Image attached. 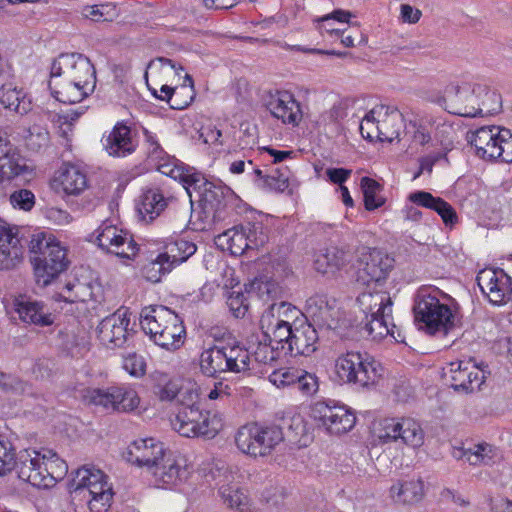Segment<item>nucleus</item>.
<instances>
[{"instance_id": "f257e3e1", "label": "nucleus", "mask_w": 512, "mask_h": 512, "mask_svg": "<svg viewBox=\"0 0 512 512\" xmlns=\"http://www.w3.org/2000/svg\"><path fill=\"white\" fill-rule=\"evenodd\" d=\"M96 72L90 60L79 53H62L53 60L48 88L56 102L74 104L82 101L94 91Z\"/></svg>"}, {"instance_id": "f03ea898", "label": "nucleus", "mask_w": 512, "mask_h": 512, "mask_svg": "<svg viewBox=\"0 0 512 512\" xmlns=\"http://www.w3.org/2000/svg\"><path fill=\"white\" fill-rule=\"evenodd\" d=\"M140 325L146 335L161 348L174 351L185 341L186 330L182 319L163 305H150L140 312Z\"/></svg>"}, {"instance_id": "7ed1b4c3", "label": "nucleus", "mask_w": 512, "mask_h": 512, "mask_svg": "<svg viewBox=\"0 0 512 512\" xmlns=\"http://www.w3.org/2000/svg\"><path fill=\"white\" fill-rule=\"evenodd\" d=\"M437 293L428 287L417 290L413 303L414 319L419 328L429 334H446L455 327L457 316L448 304L440 302Z\"/></svg>"}, {"instance_id": "20e7f679", "label": "nucleus", "mask_w": 512, "mask_h": 512, "mask_svg": "<svg viewBox=\"0 0 512 512\" xmlns=\"http://www.w3.org/2000/svg\"><path fill=\"white\" fill-rule=\"evenodd\" d=\"M250 353L237 342H218L204 348L200 354V371L207 377L224 372L242 373L250 370Z\"/></svg>"}, {"instance_id": "39448f33", "label": "nucleus", "mask_w": 512, "mask_h": 512, "mask_svg": "<svg viewBox=\"0 0 512 512\" xmlns=\"http://www.w3.org/2000/svg\"><path fill=\"white\" fill-rule=\"evenodd\" d=\"M335 370L341 381L361 387L374 386L382 377V365L368 354L349 351L335 361Z\"/></svg>"}, {"instance_id": "423d86ee", "label": "nucleus", "mask_w": 512, "mask_h": 512, "mask_svg": "<svg viewBox=\"0 0 512 512\" xmlns=\"http://www.w3.org/2000/svg\"><path fill=\"white\" fill-rule=\"evenodd\" d=\"M283 440L284 433L279 426H262L256 423L242 426L235 436L238 449L252 457L272 454Z\"/></svg>"}, {"instance_id": "0eeeda50", "label": "nucleus", "mask_w": 512, "mask_h": 512, "mask_svg": "<svg viewBox=\"0 0 512 512\" xmlns=\"http://www.w3.org/2000/svg\"><path fill=\"white\" fill-rule=\"evenodd\" d=\"M298 313L296 307L287 302L273 303L262 314L260 327L268 341L275 345L284 356H287L290 337L294 332V325L289 322Z\"/></svg>"}, {"instance_id": "6e6552de", "label": "nucleus", "mask_w": 512, "mask_h": 512, "mask_svg": "<svg viewBox=\"0 0 512 512\" xmlns=\"http://www.w3.org/2000/svg\"><path fill=\"white\" fill-rule=\"evenodd\" d=\"M170 422L174 431L187 438L212 439L222 428L221 418L202 408L176 411Z\"/></svg>"}, {"instance_id": "1a4fd4ad", "label": "nucleus", "mask_w": 512, "mask_h": 512, "mask_svg": "<svg viewBox=\"0 0 512 512\" xmlns=\"http://www.w3.org/2000/svg\"><path fill=\"white\" fill-rule=\"evenodd\" d=\"M81 398L86 404L112 412H131L140 403L136 391L124 386H112L107 389L84 388L81 390Z\"/></svg>"}, {"instance_id": "9d476101", "label": "nucleus", "mask_w": 512, "mask_h": 512, "mask_svg": "<svg viewBox=\"0 0 512 512\" xmlns=\"http://www.w3.org/2000/svg\"><path fill=\"white\" fill-rule=\"evenodd\" d=\"M376 435L382 444L400 442L411 448L421 447L425 438L421 425L412 418L383 419Z\"/></svg>"}, {"instance_id": "9b49d317", "label": "nucleus", "mask_w": 512, "mask_h": 512, "mask_svg": "<svg viewBox=\"0 0 512 512\" xmlns=\"http://www.w3.org/2000/svg\"><path fill=\"white\" fill-rule=\"evenodd\" d=\"M394 267V258L376 249L363 247L356 261V281L362 285L384 281Z\"/></svg>"}, {"instance_id": "f8f14e48", "label": "nucleus", "mask_w": 512, "mask_h": 512, "mask_svg": "<svg viewBox=\"0 0 512 512\" xmlns=\"http://www.w3.org/2000/svg\"><path fill=\"white\" fill-rule=\"evenodd\" d=\"M444 377L456 392L472 393L485 382V371L469 361H454L444 369Z\"/></svg>"}, {"instance_id": "ddd939ff", "label": "nucleus", "mask_w": 512, "mask_h": 512, "mask_svg": "<svg viewBox=\"0 0 512 512\" xmlns=\"http://www.w3.org/2000/svg\"><path fill=\"white\" fill-rule=\"evenodd\" d=\"M485 91V85L463 83L449 85L444 92V101L448 111L462 117H476L479 104L477 93Z\"/></svg>"}, {"instance_id": "4468645a", "label": "nucleus", "mask_w": 512, "mask_h": 512, "mask_svg": "<svg viewBox=\"0 0 512 512\" xmlns=\"http://www.w3.org/2000/svg\"><path fill=\"white\" fill-rule=\"evenodd\" d=\"M66 473V463L52 450L34 451V487L52 488Z\"/></svg>"}, {"instance_id": "2eb2a0df", "label": "nucleus", "mask_w": 512, "mask_h": 512, "mask_svg": "<svg viewBox=\"0 0 512 512\" xmlns=\"http://www.w3.org/2000/svg\"><path fill=\"white\" fill-rule=\"evenodd\" d=\"M96 242L107 253L120 258L132 259L138 253V245L129 233L104 222L96 230Z\"/></svg>"}, {"instance_id": "dca6fc26", "label": "nucleus", "mask_w": 512, "mask_h": 512, "mask_svg": "<svg viewBox=\"0 0 512 512\" xmlns=\"http://www.w3.org/2000/svg\"><path fill=\"white\" fill-rule=\"evenodd\" d=\"M481 292L493 305L507 303L512 295V279L503 269H483L476 277Z\"/></svg>"}, {"instance_id": "f3484780", "label": "nucleus", "mask_w": 512, "mask_h": 512, "mask_svg": "<svg viewBox=\"0 0 512 512\" xmlns=\"http://www.w3.org/2000/svg\"><path fill=\"white\" fill-rule=\"evenodd\" d=\"M313 417L331 434H342L351 430L356 417L345 406H330L325 402H318L313 408Z\"/></svg>"}, {"instance_id": "a211bd4d", "label": "nucleus", "mask_w": 512, "mask_h": 512, "mask_svg": "<svg viewBox=\"0 0 512 512\" xmlns=\"http://www.w3.org/2000/svg\"><path fill=\"white\" fill-rule=\"evenodd\" d=\"M130 324L128 310L118 309L104 318L98 325V338L107 348L123 347L129 337Z\"/></svg>"}, {"instance_id": "6ab92c4d", "label": "nucleus", "mask_w": 512, "mask_h": 512, "mask_svg": "<svg viewBox=\"0 0 512 512\" xmlns=\"http://www.w3.org/2000/svg\"><path fill=\"white\" fill-rule=\"evenodd\" d=\"M46 255L53 256V264H50L51 274L63 272L68 268L66 250L61 246L55 235L50 231L38 230L34 232V259L39 263H46Z\"/></svg>"}, {"instance_id": "aec40b11", "label": "nucleus", "mask_w": 512, "mask_h": 512, "mask_svg": "<svg viewBox=\"0 0 512 512\" xmlns=\"http://www.w3.org/2000/svg\"><path fill=\"white\" fill-rule=\"evenodd\" d=\"M108 477L104 472H97L94 476V484L89 489H75L71 491L74 500H83L91 512H106L113 500L114 492Z\"/></svg>"}, {"instance_id": "412c9836", "label": "nucleus", "mask_w": 512, "mask_h": 512, "mask_svg": "<svg viewBox=\"0 0 512 512\" xmlns=\"http://www.w3.org/2000/svg\"><path fill=\"white\" fill-rule=\"evenodd\" d=\"M168 451L163 443L154 438L138 439L129 445L126 459L139 467H146L151 472Z\"/></svg>"}, {"instance_id": "4be33fe9", "label": "nucleus", "mask_w": 512, "mask_h": 512, "mask_svg": "<svg viewBox=\"0 0 512 512\" xmlns=\"http://www.w3.org/2000/svg\"><path fill=\"white\" fill-rule=\"evenodd\" d=\"M19 227L0 219V269L14 268L22 259Z\"/></svg>"}, {"instance_id": "5701e85b", "label": "nucleus", "mask_w": 512, "mask_h": 512, "mask_svg": "<svg viewBox=\"0 0 512 512\" xmlns=\"http://www.w3.org/2000/svg\"><path fill=\"white\" fill-rule=\"evenodd\" d=\"M269 380L277 387L292 386L305 396H311L318 390L317 377L302 369L286 368L274 371Z\"/></svg>"}, {"instance_id": "b1692460", "label": "nucleus", "mask_w": 512, "mask_h": 512, "mask_svg": "<svg viewBox=\"0 0 512 512\" xmlns=\"http://www.w3.org/2000/svg\"><path fill=\"white\" fill-rule=\"evenodd\" d=\"M501 128L500 126L491 125L467 132L466 139L474 148L475 154L479 158L495 160Z\"/></svg>"}, {"instance_id": "393cba45", "label": "nucleus", "mask_w": 512, "mask_h": 512, "mask_svg": "<svg viewBox=\"0 0 512 512\" xmlns=\"http://www.w3.org/2000/svg\"><path fill=\"white\" fill-rule=\"evenodd\" d=\"M273 117L284 124L297 126L302 119L300 103L289 92H277L266 103Z\"/></svg>"}, {"instance_id": "a878e982", "label": "nucleus", "mask_w": 512, "mask_h": 512, "mask_svg": "<svg viewBox=\"0 0 512 512\" xmlns=\"http://www.w3.org/2000/svg\"><path fill=\"white\" fill-rule=\"evenodd\" d=\"M319 336L316 328L307 321L294 323V332L287 345V356H310L317 350Z\"/></svg>"}, {"instance_id": "bb28decb", "label": "nucleus", "mask_w": 512, "mask_h": 512, "mask_svg": "<svg viewBox=\"0 0 512 512\" xmlns=\"http://www.w3.org/2000/svg\"><path fill=\"white\" fill-rule=\"evenodd\" d=\"M372 115L378 116L381 142L397 139L402 127H405L403 115L395 107L377 105L372 109Z\"/></svg>"}, {"instance_id": "cd10ccee", "label": "nucleus", "mask_w": 512, "mask_h": 512, "mask_svg": "<svg viewBox=\"0 0 512 512\" xmlns=\"http://www.w3.org/2000/svg\"><path fill=\"white\" fill-rule=\"evenodd\" d=\"M104 148L110 156L125 157L136 148L131 129L118 122L103 142Z\"/></svg>"}, {"instance_id": "c85d7f7f", "label": "nucleus", "mask_w": 512, "mask_h": 512, "mask_svg": "<svg viewBox=\"0 0 512 512\" xmlns=\"http://www.w3.org/2000/svg\"><path fill=\"white\" fill-rule=\"evenodd\" d=\"M26 159L22 157L18 149L11 148L8 143L0 138V178L13 179L29 174Z\"/></svg>"}, {"instance_id": "c756f323", "label": "nucleus", "mask_w": 512, "mask_h": 512, "mask_svg": "<svg viewBox=\"0 0 512 512\" xmlns=\"http://www.w3.org/2000/svg\"><path fill=\"white\" fill-rule=\"evenodd\" d=\"M359 310L364 316H376L385 313L392 315L393 302L389 292L383 290L364 291L356 299Z\"/></svg>"}, {"instance_id": "7c9ffc66", "label": "nucleus", "mask_w": 512, "mask_h": 512, "mask_svg": "<svg viewBox=\"0 0 512 512\" xmlns=\"http://www.w3.org/2000/svg\"><path fill=\"white\" fill-rule=\"evenodd\" d=\"M351 260V253L344 247L329 246L322 249L315 257V269L322 273H334L345 267Z\"/></svg>"}, {"instance_id": "2f4dec72", "label": "nucleus", "mask_w": 512, "mask_h": 512, "mask_svg": "<svg viewBox=\"0 0 512 512\" xmlns=\"http://www.w3.org/2000/svg\"><path fill=\"white\" fill-rule=\"evenodd\" d=\"M408 199L418 206L437 212L447 226H452L457 222L458 218L455 209L440 197H435L426 191H416L411 193Z\"/></svg>"}, {"instance_id": "473e14b6", "label": "nucleus", "mask_w": 512, "mask_h": 512, "mask_svg": "<svg viewBox=\"0 0 512 512\" xmlns=\"http://www.w3.org/2000/svg\"><path fill=\"white\" fill-rule=\"evenodd\" d=\"M150 473L154 476L157 483L177 485L181 482L185 470L169 450Z\"/></svg>"}, {"instance_id": "72a5a7b5", "label": "nucleus", "mask_w": 512, "mask_h": 512, "mask_svg": "<svg viewBox=\"0 0 512 512\" xmlns=\"http://www.w3.org/2000/svg\"><path fill=\"white\" fill-rule=\"evenodd\" d=\"M167 206V199L159 188L149 187L143 190L137 210L146 222L154 220Z\"/></svg>"}, {"instance_id": "f704fd0d", "label": "nucleus", "mask_w": 512, "mask_h": 512, "mask_svg": "<svg viewBox=\"0 0 512 512\" xmlns=\"http://www.w3.org/2000/svg\"><path fill=\"white\" fill-rule=\"evenodd\" d=\"M55 182L56 188L66 195L76 196L87 188L86 175L73 165L62 168Z\"/></svg>"}, {"instance_id": "c9c22d12", "label": "nucleus", "mask_w": 512, "mask_h": 512, "mask_svg": "<svg viewBox=\"0 0 512 512\" xmlns=\"http://www.w3.org/2000/svg\"><path fill=\"white\" fill-rule=\"evenodd\" d=\"M392 315L386 316L385 313H380L376 316H364L359 325L366 333L367 337L372 340H380L387 335H393Z\"/></svg>"}, {"instance_id": "e433bc0d", "label": "nucleus", "mask_w": 512, "mask_h": 512, "mask_svg": "<svg viewBox=\"0 0 512 512\" xmlns=\"http://www.w3.org/2000/svg\"><path fill=\"white\" fill-rule=\"evenodd\" d=\"M0 103L4 108L14 111L20 115L28 114L32 110L30 98L22 95L12 84L3 85L0 88Z\"/></svg>"}, {"instance_id": "4c0bfd02", "label": "nucleus", "mask_w": 512, "mask_h": 512, "mask_svg": "<svg viewBox=\"0 0 512 512\" xmlns=\"http://www.w3.org/2000/svg\"><path fill=\"white\" fill-rule=\"evenodd\" d=\"M333 305L327 295L316 294L306 301V311L312 320L320 326L331 327Z\"/></svg>"}, {"instance_id": "58836bf2", "label": "nucleus", "mask_w": 512, "mask_h": 512, "mask_svg": "<svg viewBox=\"0 0 512 512\" xmlns=\"http://www.w3.org/2000/svg\"><path fill=\"white\" fill-rule=\"evenodd\" d=\"M196 250L197 246L194 242L179 238L168 243L165 246V251L161 254L164 261H167L174 268L176 265L187 261Z\"/></svg>"}, {"instance_id": "ea45409f", "label": "nucleus", "mask_w": 512, "mask_h": 512, "mask_svg": "<svg viewBox=\"0 0 512 512\" xmlns=\"http://www.w3.org/2000/svg\"><path fill=\"white\" fill-rule=\"evenodd\" d=\"M230 193V189L226 186L210 182L207 188L202 192V196L198 199L205 213H215L225 206V198Z\"/></svg>"}, {"instance_id": "a19ab883", "label": "nucleus", "mask_w": 512, "mask_h": 512, "mask_svg": "<svg viewBox=\"0 0 512 512\" xmlns=\"http://www.w3.org/2000/svg\"><path fill=\"white\" fill-rule=\"evenodd\" d=\"M433 124L431 117L415 116L405 125V133L411 135L413 142L423 146L431 141Z\"/></svg>"}, {"instance_id": "79ce46f5", "label": "nucleus", "mask_w": 512, "mask_h": 512, "mask_svg": "<svg viewBox=\"0 0 512 512\" xmlns=\"http://www.w3.org/2000/svg\"><path fill=\"white\" fill-rule=\"evenodd\" d=\"M460 458L471 465H489L497 457L496 449L488 443L475 444L473 447L461 450Z\"/></svg>"}, {"instance_id": "37998d69", "label": "nucleus", "mask_w": 512, "mask_h": 512, "mask_svg": "<svg viewBox=\"0 0 512 512\" xmlns=\"http://www.w3.org/2000/svg\"><path fill=\"white\" fill-rule=\"evenodd\" d=\"M248 287L246 288L248 294H255L264 301L279 298L283 292L277 281L266 276L254 279Z\"/></svg>"}, {"instance_id": "c03bdc74", "label": "nucleus", "mask_w": 512, "mask_h": 512, "mask_svg": "<svg viewBox=\"0 0 512 512\" xmlns=\"http://www.w3.org/2000/svg\"><path fill=\"white\" fill-rule=\"evenodd\" d=\"M242 225L234 226L218 236L221 245L226 244L232 255H242L250 249Z\"/></svg>"}, {"instance_id": "a18cd8bd", "label": "nucleus", "mask_w": 512, "mask_h": 512, "mask_svg": "<svg viewBox=\"0 0 512 512\" xmlns=\"http://www.w3.org/2000/svg\"><path fill=\"white\" fill-rule=\"evenodd\" d=\"M185 82L173 88V93L168 97V104L172 109L182 110L188 107L194 99L195 90L193 79L185 74Z\"/></svg>"}, {"instance_id": "49530a36", "label": "nucleus", "mask_w": 512, "mask_h": 512, "mask_svg": "<svg viewBox=\"0 0 512 512\" xmlns=\"http://www.w3.org/2000/svg\"><path fill=\"white\" fill-rule=\"evenodd\" d=\"M479 104L476 109V116L494 115L501 111L502 99L501 95L495 90H491L485 85V91L476 94Z\"/></svg>"}, {"instance_id": "de8ad7c7", "label": "nucleus", "mask_w": 512, "mask_h": 512, "mask_svg": "<svg viewBox=\"0 0 512 512\" xmlns=\"http://www.w3.org/2000/svg\"><path fill=\"white\" fill-rule=\"evenodd\" d=\"M11 319L25 324L32 322V298L28 294H19L14 297L12 304L7 308Z\"/></svg>"}, {"instance_id": "09e8293b", "label": "nucleus", "mask_w": 512, "mask_h": 512, "mask_svg": "<svg viewBox=\"0 0 512 512\" xmlns=\"http://www.w3.org/2000/svg\"><path fill=\"white\" fill-rule=\"evenodd\" d=\"M361 189L363 192L364 206L366 210L373 211L384 204V198L378 196V193L381 191V186L376 180L369 177H363L361 179Z\"/></svg>"}, {"instance_id": "8fccbe9b", "label": "nucleus", "mask_w": 512, "mask_h": 512, "mask_svg": "<svg viewBox=\"0 0 512 512\" xmlns=\"http://www.w3.org/2000/svg\"><path fill=\"white\" fill-rule=\"evenodd\" d=\"M219 494L227 507L237 509L240 512L248 510V497L239 487L222 486L219 489Z\"/></svg>"}, {"instance_id": "3c124183", "label": "nucleus", "mask_w": 512, "mask_h": 512, "mask_svg": "<svg viewBox=\"0 0 512 512\" xmlns=\"http://www.w3.org/2000/svg\"><path fill=\"white\" fill-rule=\"evenodd\" d=\"M178 177L183 183V187L186 189L190 198H192L193 193H195L199 199L200 196H202L204 189L210 184V181H208L203 174L193 169L181 172Z\"/></svg>"}, {"instance_id": "603ef678", "label": "nucleus", "mask_w": 512, "mask_h": 512, "mask_svg": "<svg viewBox=\"0 0 512 512\" xmlns=\"http://www.w3.org/2000/svg\"><path fill=\"white\" fill-rule=\"evenodd\" d=\"M82 14L85 18L94 22H112L119 16V11L115 4L104 3L86 6Z\"/></svg>"}, {"instance_id": "864d4df0", "label": "nucleus", "mask_w": 512, "mask_h": 512, "mask_svg": "<svg viewBox=\"0 0 512 512\" xmlns=\"http://www.w3.org/2000/svg\"><path fill=\"white\" fill-rule=\"evenodd\" d=\"M173 268L171 264L164 261L160 253L155 259L147 262L141 269L142 276L149 282H160L163 275L169 273Z\"/></svg>"}, {"instance_id": "5fc2aeb1", "label": "nucleus", "mask_w": 512, "mask_h": 512, "mask_svg": "<svg viewBox=\"0 0 512 512\" xmlns=\"http://www.w3.org/2000/svg\"><path fill=\"white\" fill-rule=\"evenodd\" d=\"M250 249H258L268 241V229L262 222L242 224Z\"/></svg>"}, {"instance_id": "6e6d98bb", "label": "nucleus", "mask_w": 512, "mask_h": 512, "mask_svg": "<svg viewBox=\"0 0 512 512\" xmlns=\"http://www.w3.org/2000/svg\"><path fill=\"white\" fill-rule=\"evenodd\" d=\"M50 108H52L50 105L46 110L40 108L41 113H38L39 121L43 123V127L36 134L37 142L34 141V146L37 145L38 149L45 148L49 145V123L53 125L56 119L59 118V115L55 110Z\"/></svg>"}, {"instance_id": "4d7b16f0", "label": "nucleus", "mask_w": 512, "mask_h": 512, "mask_svg": "<svg viewBox=\"0 0 512 512\" xmlns=\"http://www.w3.org/2000/svg\"><path fill=\"white\" fill-rule=\"evenodd\" d=\"M53 256L46 255L45 262L39 263L38 260L34 259V282L41 286L45 287L50 284L61 272H56L55 274H51L50 264H53L52 259Z\"/></svg>"}, {"instance_id": "13d9d810", "label": "nucleus", "mask_w": 512, "mask_h": 512, "mask_svg": "<svg viewBox=\"0 0 512 512\" xmlns=\"http://www.w3.org/2000/svg\"><path fill=\"white\" fill-rule=\"evenodd\" d=\"M177 411H187L201 408L198 390L194 387H181L177 396Z\"/></svg>"}, {"instance_id": "bf43d9fd", "label": "nucleus", "mask_w": 512, "mask_h": 512, "mask_svg": "<svg viewBox=\"0 0 512 512\" xmlns=\"http://www.w3.org/2000/svg\"><path fill=\"white\" fill-rule=\"evenodd\" d=\"M97 472H102L94 467H82L76 470L74 477L70 481V491L75 489H89L94 484V476Z\"/></svg>"}, {"instance_id": "052dcab7", "label": "nucleus", "mask_w": 512, "mask_h": 512, "mask_svg": "<svg viewBox=\"0 0 512 512\" xmlns=\"http://www.w3.org/2000/svg\"><path fill=\"white\" fill-rule=\"evenodd\" d=\"M253 355L257 362L267 364L276 361L283 353L264 337V341L258 343Z\"/></svg>"}, {"instance_id": "680f3d73", "label": "nucleus", "mask_w": 512, "mask_h": 512, "mask_svg": "<svg viewBox=\"0 0 512 512\" xmlns=\"http://www.w3.org/2000/svg\"><path fill=\"white\" fill-rule=\"evenodd\" d=\"M58 319V314L43 302L34 301V326L52 327Z\"/></svg>"}, {"instance_id": "e2e57ef3", "label": "nucleus", "mask_w": 512, "mask_h": 512, "mask_svg": "<svg viewBox=\"0 0 512 512\" xmlns=\"http://www.w3.org/2000/svg\"><path fill=\"white\" fill-rule=\"evenodd\" d=\"M398 495L407 503L418 502L423 496V482L421 480H409L400 485Z\"/></svg>"}, {"instance_id": "0e129e2a", "label": "nucleus", "mask_w": 512, "mask_h": 512, "mask_svg": "<svg viewBox=\"0 0 512 512\" xmlns=\"http://www.w3.org/2000/svg\"><path fill=\"white\" fill-rule=\"evenodd\" d=\"M378 116L372 115V109L365 115L360 123V133L363 138L370 141H380V127Z\"/></svg>"}, {"instance_id": "69168bd1", "label": "nucleus", "mask_w": 512, "mask_h": 512, "mask_svg": "<svg viewBox=\"0 0 512 512\" xmlns=\"http://www.w3.org/2000/svg\"><path fill=\"white\" fill-rule=\"evenodd\" d=\"M227 305L234 317L242 318L248 311V298L242 291H232L227 298Z\"/></svg>"}, {"instance_id": "338daca9", "label": "nucleus", "mask_w": 512, "mask_h": 512, "mask_svg": "<svg viewBox=\"0 0 512 512\" xmlns=\"http://www.w3.org/2000/svg\"><path fill=\"white\" fill-rule=\"evenodd\" d=\"M497 148L495 160L512 163V133L510 130L501 128V135Z\"/></svg>"}, {"instance_id": "774afa93", "label": "nucleus", "mask_w": 512, "mask_h": 512, "mask_svg": "<svg viewBox=\"0 0 512 512\" xmlns=\"http://www.w3.org/2000/svg\"><path fill=\"white\" fill-rule=\"evenodd\" d=\"M289 186V176L287 171L276 170L275 173L268 175L264 180V189L276 192H284Z\"/></svg>"}]
</instances>
